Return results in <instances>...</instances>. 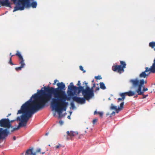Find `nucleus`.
<instances>
[{"instance_id": "f257e3e1", "label": "nucleus", "mask_w": 155, "mask_h": 155, "mask_svg": "<svg viewBox=\"0 0 155 155\" xmlns=\"http://www.w3.org/2000/svg\"><path fill=\"white\" fill-rule=\"evenodd\" d=\"M47 101L43 99L39 93L35 94L28 101L22 105L17 114L25 113L30 118L35 113L43 108Z\"/></svg>"}, {"instance_id": "f03ea898", "label": "nucleus", "mask_w": 155, "mask_h": 155, "mask_svg": "<svg viewBox=\"0 0 155 155\" xmlns=\"http://www.w3.org/2000/svg\"><path fill=\"white\" fill-rule=\"evenodd\" d=\"M58 87L54 88L53 87H45L44 88L46 92H48V94H45V91L42 90L43 88L39 91L37 90L38 93H40V95L42 97L44 100H47V102L50 100L51 98V94H53L54 98H56L61 94L65 92V85L62 82L58 83L57 84Z\"/></svg>"}, {"instance_id": "7ed1b4c3", "label": "nucleus", "mask_w": 155, "mask_h": 155, "mask_svg": "<svg viewBox=\"0 0 155 155\" xmlns=\"http://www.w3.org/2000/svg\"><path fill=\"white\" fill-rule=\"evenodd\" d=\"M67 97L65 92L63 93L56 98H53L51 103V105L53 108H55L56 111L60 114L63 110H66L68 102L66 100L69 101L71 96Z\"/></svg>"}, {"instance_id": "20e7f679", "label": "nucleus", "mask_w": 155, "mask_h": 155, "mask_svg": "<svg viewBox=\"0 0 155 155\" xmlns=\"http://www.w3.org/2000/svg\"><path fill=\"white\" fill-rule=\"evenodd\" d=\"M94 88L92 87L90 88L88 86H87L85 89H84V87H83L81 92L84 97H72L73 101L81 104H84L86 100L89 101L94 96Z\"/></svg>"}, {"instance_id": "39448f33", "label": "nucleus", "mask_w": 155, "mask_h": 155, "mask_svg": "<svg viewBox=\"0 0 155 155\" xmlns=\"http://www.w3.org/2000/svg\"><path fill=\"white\" fill-rule=\"evenodd\" d=\"M83 89V87H77L76 86H74L73 83L71 82L70 83L69 86H68V90L67 93L68 96H73L75 95V93L78 91L77 93L79 94L81 92L82 89Z\"/></svg>"}, {"instance_id": "423d86ee", "label": "nucleus", "mask_w": 155, "mask_h": 155, "mask_svg": "<svg viewBox=\"0 0 155 155\" xmlns=\"http://www.w3.org/2000/svg\"><path fill=\"white\" fill-rule=\"evenodd\" d=\"M145 70L142 72L139 75L140 78H146L147 77L150 73H155V60L153 61V63L150 68H145Z\"/></svg>"}, {"instance_id": "0eeeda50", "label": "nucleus", "mask_w": 155, "mask_h": 155, "mask_svg": "<svg viewBox=\"0 0 155 155\" xmlns=\"http://www.w3.org/2000/svg\"><path fill=\"white\" fill-rule=\"evenodd\" d=\"M25 0H11L13 3L15 5L14 7L13 12H14L17 11L21 10L24 7V4Z\"/></svg>"}, {"instance_id": "6e6552de", "label": "nucleus", "mask_w": 155, "mask_h": 155, "mask_svg": "<svg viewBox=\"0 0 155 155\" xmlns=\"http://www.w3.org/2000/svg\"><path fill=\"white\" fill-rule=\"evenodd\" d=\"M121 65H116L112 67V70L114 71H117L120 74L124 71V69L126 68V64L124 61H120Z\"/></svg>"}, {"instance_id": "1a4fd4ad", "label": "nucleus", "mask_w": 155, "mask_h": 155, "mask_svg": "<svg viewBox=\"0 0 155 155\" xmlns=\"http://www.w3.org/2000/svg\"><path fill=\"white\" fill-rule=\"evenodd\" d=\"M0 126L7 129L11 128L12 130L14 128L12 124L10 123V120L8 118H3L0 120Z\"/></svg>"}, {"instance_id": "9d476101", "label": "nucleus", "mask_w": 155, "mask_h": 155, "mask_svg": "<svg viewBox=\"0 0 155 155\" xmlns=\"http://www.w3.org/2000/svg\"><path fill=\"white\" fill-rule=\"evenodd\" d=\"M34 0H25L24 4V7L21 11L24 9L25 8H28L31 7L33 8L36 7L37 4L36 1H34Z\"/></svg>"}, {"instance_id": "9b49d317", "label": "nucleus", "mask_w": 155, "mask_h": 155, "mask_svg": "<svg viewBox=\"0 0 155 155\" xmlns=\"http://www.w3.org/2000/svg\"><path fill=\"white\" fill-rule=\"evenodd\" d=\"M147 81H144V79L141 80L140 81V84L139 85V87L136 90V91L138 95H143L144 92L148 90L147 88H145L143 87V90L142 91V88L143 85L144 83L146 84Z\"/></svg>"}, {"instance_id": "f8f14e48", "label": "nucleus", "mask_w": 155, "mask_h": 155, "mask_svg": "<svg viewBox=\"0 0 155 155\" xmlns=\"http://www.w3.org/2000/svg\"><path fill=\"white\" fill-rule=\"evenodd\" d=\"M8 129L5 128L4 129L2 128H0V140L5 139L7 137L9 133V130Z\"/></svg>"}, {"instance_id": "ddd939ff", "label": "nucleus", "mask_w": 155, "mask_h": 155, "mask_svg": "<svg viewBox=\"0 0 155 155\" xmlns=\"http://www.w3.org/2000/svg\"><path fill=\"white\" fill-rule=\"evenodd\" d=\"M141 80H139L138 78H136L135 79H131L130 80L129 82L131 84L132 87L131 88H135L138 87L140 84V81Z\"/></svg>"}, {"instance_id": "4468645a", "label": "nucleus", "mask_w": 155, "mask_h": 155, "mask_svg": "<svg viewBox=\"0 0 155 155\" xmlns=\"http://www.w3.org/2000/svg\"><path fill=\"white\" fill-rule=\"evenodd\" d=\"M41 150L40 148H38L34 152L33 151V148L29 149L26 150L25 155H37L38 153H41Z\"/></svg>"}, {"instance_id": "2eb2a0df", "label": "nucleus", "mask_w": 155, "mask_h": 155, "mask_svg": "<svg viewBox=\"0 0 155 155\" xmlns=\"http://www.w3.org/2000/svg\"><path fill=\"white\" fill-rule=\"evenodd\" d=\"M67 135L66 136H64L65 138L67 140L71 139L74 136L78 135V133L77 132L73 131H68L67 132Z\"/></svg>"}, {"instance_id": "dca6fc26", "label": "nucleus", "mask_w": 155, "mask_h": 155, "mask_svg": "<svg viewBox=\"0 0 155 155\" xmlns=\"http://www.w3.org/2000/svg\"><path fill=\"white\" fill-rule=\"evenodd\" d=\"M15 55L18 56L19 58V64H20L21 66L24 68L25 65V64L24 62L25 60L23 59L22 56L21 55L20 53L18 51H17V52L15 54Z\"/></svg>"}, {"instance_id": "f3484780", "label": "nucleus", "mask_w": 155, "mask_h": 155, "mask_svg": "<svg viewBox=\"0 0 155 155\" xmlns=\"http://www.w3.org/2000/svg\"><path fill=\"white\" fill-rule=\"evenodd\" d=\"M12 4V3H11L9 2V0H5L4 1H2L0 0V7L1 6H2L12 8L11 5Z\"/></svg>"}, {"instance_id": "a211bd4d", "label": "nucleus", "mask_w": 155, "mask_h": 155, "mask_svg": "<svg viewBox=\"0 0 155 155\" xmlns=\"http://www.w3.org/2000/svg\"><path fill=\"white\" fill-rule=\"evenodd\" d=\"M23 114H24V115H22L21 116V118L20 117H18L16 118V120L18 121H22L27 123L29 118L28 117L27 115L25 113Z\"/></svg>"}, {"instance_id": "6ab92c4d", "label": "nucleus", "mask_w": 155, "mask_h": 155, "mask_svg": "<svg viewBox=\"0 0 155 155\" xmlns=\"http://www.w3.org/2000/svg\"><path fill=\"white\" fill-rule=\"evenodd\" d=\"M21 121V122H20L18 126L16 128H13L12 130L11 131L12 132L16 130H18L21 127H25L27 123H25V122H23L22 121Z\"/></svg>"}, {"instance_id": "aec40b11", "label": "nucleus", "mask_w": 155, "mask_h": 155, "mask_svg": "<svg viewBox=\"0 0 155 155\" xmlns=\"http://www.w3.org/2000/svg\"><path fill=\"white\" fill-rule=\"evenodd\" d=\"M137 92L136 91H130L128 92H126L123 93H124V94H125V96L126 95H127L128 96L130 97L134 95Z\"/></svg>"}, {"instance_id": "412c9836", "label": "nucleus", "mask_w": 155, "mask_h": 155, "mask_svg": "<svg viewBox=\"0 0 155 155\" xmlns=\"http://www.w3.org/2000/svg\"><path fill=\"white\" fill-rule=\"evenodd\" d=\"M120 95L121 97V98H119L117 99V102H119L120 101H123L125 98V96L124 93H123L120 94Z\"/></svg>"}, {"instance_id": "4be33fe9", "label": "nucleus", "mask_w": 155, "mask_h": 155, "mask_svg": "<svg viewBox=\"0 0 155 155\" xmlns=\"http://www.w3.org/2000/svg\"><path fill=\"white\" fill-rule=\"evenodd\" d=\"M110 109L111 110H115L116 113H118L119 111L121 110V109L120 108L118 107L117 108V106H114L112 104H111V106L110 107Z\"/></svg>"}, {"instance_id": "5701e85b", "label": "nucleus", "mask_w": 155, "mask_h": 155, "mask_svg": "<svg viewBox=\"0 0 155 155\" xmlns=\"http://www.w3.org/2000/svg\"><path fill=\"white\" fill-rule=\"evenodd\" d=\"M149 46L151 47L152 48H153L154 51H155V42L152 41L149 43Z\"/></svg>"}, {"instance_id": "b1692460", "label": "nucleus", "mask_w": 155, "mask_h": 155, "mask_svg": "<svg viewBox=\"0 0 155 155\" xmlns=\"http://www.w3.org/2000/svg\"><path fill=\"white\" fill-rule=\"evenodd\" d=\"M100 88L103 89V90H105L106 88V87L103 82H100Z\"/></svg>"}, {"instance_id": "393cba45", "label": "nucleus", "mask_w": 155, "mask_h": 155, "mask_svg": "<svg viewBox=\"0 0 155 155\" xmlns=\"http://www.w3.org/2000/svg\"><path fill=\"white\" fill-rule=\"evenodd\" d=\"M97 114H99L101 117H102L103 115V113L102 112H97L96 111H95L94 112V114L95 115Z\"/></svg>"}, {"instance_id": "a878e982", "label": "nucleus", "mask_w": 155, "mask_h": 155, "mask_svg": "<svg viewBox=\"0 0 155 155\" xmlns=\"http://www.w3.org/2000/svg\"><path fill=\"white\" fill-rule=\"evenodd\" d=\"M15 55H11V56L10 58L9 63L11 65H13L14 64L12 62V57L14 56Z\"/></svg>"}, {"instance_id": "bb28decb", "label": "nucleus", "mask_w": 155, "mask_h": 155, "mask_svg": "<svg viewBox=\"0 0 155 155\" xmlns=\"http://www.w3.org/2000/svg\"><path fill=\"white\" fill-rule=\"evenodd\" d=\"M24 67H22V66H21L20 65V67H16L15 68V70L17 71H20L21 70V68H23Z\"/></svg>"}, {"instance_id": "cd10ccee", "label": "nucleus", "mask_w": 155, "mask_h": 155, "mask_svg": "<svg viewBox=\"0 0 155 155\" xmlns=\"http://www.w3.org/2000/svg\"><path fill=\"white\" fill-rule=\"evenodd\" d=\"M124 103L123 102H122L120 104V107H119L120 108V109H121V110L124 107Z\"/></svg>"}, {"instance_id": "c85d7f7f", "label": "nucleus", "mask_w": 155, "mask_h": 155, "mask_svg": "<svg viewBox=\"0 0 155 155\" xmlns=\"http://www.w3.org/2000/svg\"><path fill=\"white\" fill-rule=\"evenodd\" d=\"M95 78L97 80H100L102 79V78L101 77L100 75L95 76Z\"/></svg>"}, {"instance_id": "c756f323", "label": "nucleus", "mask_w": 155, "mask_h": 155, "mask_svg": "<svg viewBox=\"0 0 155 155\" xmlns=\"http://www.w3.org/2000/svg\"><path fill=\"white\" fill-rule=\"evenodd\" d=\"M97 119H94L93 120V122H92L93 124H95V123L97 122Z\"/></svg>"}, {"instance_id": "7c9ffc66", "label": "nucleus", "mask_w": 155, "mask_h": 155, "mask_svg": "<svg viewBox=\"0 0 155 155\" xmlns=\"http://www.w3.org/2000/svg\"><path fill=\"white\" fill-rule=\"evenodd\" d=\"M61 147V145L60 144H58V145L55 146V147L57 149H58V148H60Z\"/></svg>"}, {"instance_id": "2f4dec72", "label": "nucleus", "mask_w": 155, "mask_h": 155, "mask_svg": "<svg viewBox=\"0 0 155 155\" xmlns=\"http://www.w3.org/2000/svg\"><path fill=\"white\" fill-rule=\"evenodd\" d=\"M80 69L82 71H83L84 72H85V71L84 70L83 67L81 66H80L79 67Z\"/></svg>"}, {"instance_id": "473e14b6", "label": "nucleus", "mask_w": 155, "mask_h": 155, "mask_svg": "<svg viewBox=\"0 0 155 155\" xmlns=\"http://www.w3.org/2000/svg\"><path fill=\"white\" fill-rule=\"evenodd\" d=\"M77 85L79 86L78 87H82L81 86V83L80 81H78Z\"/></svg>"}, {"instance_id": "72a5a7b5", "label": "nucleus", "mask_w": 155, "mask_h": 155, "mask_svg": "<svg viewBox=\"0 0 155 155\" xmlns=\"http://www.w3.org/2000/svg\"><path fill=\"white\" fill-rule=\"evenodd\" d=\"M70 104H71V107H72V108H74V107H75L74 104L73 103L71 102Z\"/></svg>"}, {"instance_id": "f704fd0d", "label": "nucleus", "mask_w": 155, "mask_h": 155, "mask_svg": "<svg viewBox=\"0 0 155 155\" xmlns=\"http://www.w3.org/2000/svg\"><path fill=\"white\" fill-rule=\"evenodd\" d=\"M143 95V98H146L147 96H148V95L147 94V95H144L143 94V95Z\"/></svg>"}, {"instance_id": "c9c22d12", "label": "nucleus", "mask_w": 155, "mask_h": 155, "mask_svg": "<svg viewBox=\"0 0 155 155\" xmlns=\"http://www.w3.org/2000/svg\"><path fill=\"white\" fill-rule=\"evenodd\" d=\"M59 124L60 125H62L63 124V121H62L61 120H60V121H59Z\"/></svg>"}, {"instance_id": "e433bc0d", "label": "nucleus", "mask_w": 155, "mask_h": 155, "mask_svg": "<svg viewBox=\"0 0 155 155\" xmlns=\"http://www.w3.org/2000/svg\"><path fill=\"white\" fill-rule=\"evenodd\" d=\"M58 81L56 80H54V82L53 83V85H55Z\"/></svg>"}, {"instance_id": "4c0bfd02", "label": "nucleus", "mask_w": 155, "mask_h": 155, "mask_svg": "<svg viewBox=\"0 0 155 155\" xmlns=\"http://www.w3.org/2000/svg\"><path fill=\"white\" fill-rule=\"evenodd\" d=\"M99 90V87H97L96 88V89H95V91H98Z\"/></svg>"}, {"instance_id": "58836bf2", "label": "nucleus", "mask_w": 155, "mask_h": 155, "mask_svg": "<svg viewBox=\"0 0 155 155\" xmlns=\"http://www.w3.org/2000/svg\"><path fill=\"white\" fill-rule=\"evenodd\" d=\"M16 120H11V121L10 120V123L12 124V123L13 122H14Z\"/></svg>"}, {"instance_id": "ea45409f", "label": "nucleus", "mask_w": 155, "mask_h": 155, "mask_svg": "<svg viewBox=\"0 0 155 155\" xmlns=\"http://www.w3.org/2000/svg\"><path fill=\"white\" fill-rule=\"evenodd\" d=\"M95 86H96V85H95V83H94L93 84V86L92 87H95Z\"/></svg>"}, {"instance_id": "a19ab883", "label": "nucleus", "mask_w": 155, "mask_h": 155, "mask_svg": "<svg viewBox=\"0 0 155 155\" xmlns=\"http://www.w3.org/2000/svg\"><path fill=\"white\" fill-rule=\"evenodd\" d=\"M115 112L114 111H113L111 114L112 115H114L115 114Z\"/></svg>"}, {"instance_id": "79ce46f5", "label": "nucleus", "mask_w": 155, "mask_h": 155, "mask_svg": "<svg viewBox=\"0 0 155 155\" xmlns=\"http://www.w3.org/2000/svg\"><path fill=\"white\" fill-rule=\"evenodd\" d=\"M13 139L14 140H15L16 139V137H13Z\"/></svg>"}, {"instance_id": "37998d69", "label": "nucleus", "mask_w": 155, "mask_h": 155, "mask_svg": "<svg viewBox=\"0 0 155 155\" xmlns=\"http://www.w3.org/2000/svg\"><path fill=\"white\" fill-rule=\"evenodd\" d=\"M11 115V114H8V115H7V117H8V116H10V115Z\"/></svg>"}, {"instance_id": "c03bdc74", "label": "nucleus", "mask_w": 155, "mask_h": 155, "mask_svg": "<svg viewBox=\"0 0 155 155\" xmlns=\"http://www.w3.org/2000/svg\"><path fill=\"white\" fill-rule=\"evenodd\" d=\"M138 95V94L137 95H136V96H134V98H136V97H137V95Z\"/></svg>"}, {"instance_id": "a18cd8bd", "label": "nucleus", "mask_w": 155, "mask_h": 155, "mask_svg": "<svg viewBox=\"0 0 155 155\" xmlns=\"http://www.w3.org/2000/svg\"><path fill=\"white\" fill-rule=\"evenodd\" d=\"M68 119H70V116H68Z\"/></svg>"}, {"instance_id": "49530a36", "label": "nucleus", "mask_w": 155, "mask_h": 155, "mask_svg": "<svg viewBox=\"0 0 155 155\" xmlns=\"http://www.w3.org/2000/svg\"><path fill=\"white\" fill-rule=\"evenodd\" d=\"M87 83H85V84L86 85V87H87Z\"/></svg>"}, {"instance_id": "de8ad7c7", "label": "nucleus", "mask_w": 155, "mask_h": 155, "mask_svg": "<svg viewBox=\"0 0 155 155\" xmlns=\"http://www.w3.org/2000/svg\"><path fill=\"white\" fill-rule=\"evenodd\" d=\"M10 55H11H11H12V53H10Z\"/></svg>"}, {"instance_id": "09e8293b", "label": "nucleus", "mask_w": 155, "mask_h": 155, "mask_svg": "<svg viewBox=\"0 0 155 155\" xmlns=\"http://www.w3.org/2000/svg\"><path fill=\"white\" fill-rule=\"evenodd\" d=\"M48 133H46V135H48Z\"/></svg>"}, {"instance_id": "8fccbe9b", "label": "nucleus", "mask_w": 155, "mask_h": 155, "mask_svg": "<svg viewBox=\"0 0 155 155\" xmlns=\"http://www.w3.org/2000/svg\"><path fill=\"white\" fill-rule=\"evenodd\" d=\"M94 81V80H93V81H92V82H93Z\"/></svg>"}, {"instance_id": "3c124183", "label": "nucleus", "mask_w": 155, "mask_h": 155, "mask_svg": "<svg viewBox=\"0 0 155 155\" xmlns=\"http://www.w3.org/2000/svg\"><path fill=\"white\" fill-rule=\"evenodd\" d=\"M44 153V152H43V153H42V154H43V153Z\"/></svg>"}]
</instances>
